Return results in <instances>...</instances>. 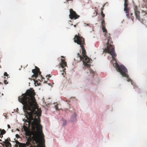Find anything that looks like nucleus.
Here are the masks:
<instances>
[{"instance_id":"nucleus-1","label":"nucleus","mask_w":147,"mask_h":147,"mask_svg":"<svg viewBox=\"0 0 147 147\" xmlns=\"http://www.w3.org/2000/svg\"><path fill=\"white\" fill-rule=\"evenodd\" d=\"M145 6L146 7V10H142L140 15V12L138 9V7L137 6L134 5V8L136 18L140 21L143 24H144L146 22V20L145 19L144 17L147 15V2L146 3Z\"/></svg>"},{"instance_id":"nucleus-2","label":"nucleus","mask_w":147,"mask_h":147,"mask_svg":"<svg viewBox=\"0 0 147 147\" xmlns=\"http://www.w3.org/2000/svg\"><path fill=\"white\" fill-rule=\"evenodd\" d=\"M107 46L106 48L104 49V51L110 54L112 56L113 60L116 61L115 57L117 55L115 51L114 46L113 45V42L111 37H108L107 39Z\"/></svg>"},{"instance_id":"nucleus-3","label":"nucleus","mask_w":147,"mask_h":147,"mask_svg":"<svg viewBox=\"0 0 147 147\" xmlns=\"http://www.w3.org/2000/svg\"><path fill=\"white\" fill-rule=\"evenodd\" d=\"M114 67L117 69V71L119 72L123 76L126 77L128 82H131L132 80L129 77L127 74V70L126 67L123 65H119L117 63H116Z\"/></svg>"},{"instance_id":"nucleus-4","label":"nucleus","mask_w":147,"mask_h":147,"mask_svg":"<svg viewBox=\"0 0 147 147\" xmlns=\"http://www.w3.org/2000/svg\"><path fill=\"white\" fill-rule=\"evenodd\" d=\"M77 57H80L81 61L83 60V64L85 66L87 67L88 68H90L91 65L88 63H90L91 61V59L88 57L87 56L85 57H82V55H80L78 53L77 54ZM89 70L90 73L92 74L93 76L95 74L94 71L90 68Z\"/></svg>"},{"instance_id":"nucleus-5","label":"nucleus","mask_w":147,"mask_h":147,"mask_svg":"<svg viewBox=\"0 0 147 147\" xmlns=\"http://www.w3.org/2000/svg\"><path fill=\"white\" fill-rule=\"evenodd\" d=\"M74 41L75 42L77 43L78 44L80 45L82 49V57H85L87 56L86 55V52L83 45L84 43V40L83 37H74Z\"/></svg>"},{"instance_id":"nucleus-6","label":"nucleus","mask_w":147,"mask_h":147,"mask_svg":"<svg viewBox=\"0 0 147 147\" xmlns=\"http://www.w3.org/2000/svg\"><path fill=\"white\" fill-rule=\"evenodd\" d=\"M70 14L69 16V18L71 20H75L78 19L80 16L78 15L76 12L74 11L72 9H71L69 10Z\"/></svg>"},{"instance_id":"nucleus-7","label":"nucleus","mask_w":147,"mask_h":147,"mask_svg":"<svg viewBox=\"0 0 147 147\" xmlns=\"http://www.w3.org/2000/svg\"><path fill=\"white\" fill-rule=\"evenodd\" d=\"M35 68L32 70V72L34 74L32 76V78H37L38 75L41 76V72L40 71L39 69L36 66H35Z\"/></svg>"},{"instance_id":"nucleus-8","label":"nucleus","mask_w":147,"mask_h":147,"mask_svg":"<svg viewBox=\"0 0 147 147\" xmlns=\"http://www.w3.org/2000/svg\"><path fill=\"white\" fill-rule=\"evenodd\" d=\"M128 4L127 3H124V11H125V13H126V15L127 17L128 18H130V17L129 16V9L127 7V5ZM133 14L132 13H130V18H131V19L132 21H133L134 17L132 16Z\"/></svg>"},{"instance_id":"nucleus-9","label":"nucleus","mask_w":147,"mask_h":147,"mask_svg":"<svg viewBox=\"0 0 147 147\" xmlns=\"http://www.w3.org/2000/svg\"><path fill=\"white\" fill-rule=\"evenodd\" d=\"M11 141L10 138H8L7 139L5 140L4 141H3L2 143L1 142L0 144H1L3 147H11V144L9 142Z\"/></svg>"},{"instance_id":"nucleus-10","label":"nucleus","mask_w":147,"mask_h":147,"mask_svg":"<svg viewBox=\"0 0 147 147\" xmlns=\"http://www.w3.org/2000/svg\"><path fill=\"white\" fill-rule=\"evenodd\" d=\"M105 19L101 20H102L101 25L102 26V29L103 30V31L105 33V36H106V37H110V34L109 33H108L107 31V30L106 29L105 25Z\"/></svg>"},{"instance_id":"nucleus-11","label":"nucleus","mask_w":147,"mask_h":147,"mask_svg":"<svg viewBox=\"0 0 147 147\" xmlns=\"http://www.w3.org/2000/svg\"><path fill=\"white\" fill-rule=\"evenodd\" d=\"M59 66L62 68H64L65 67L67 66V64L65 61V59H61V62L59 64Z\"/></svg>"},{"instance_id":"nucleus-12","label":"nucleus","mask_w":147,"mask_h":147,"mask_svg":"<svg viewBox=\"0 0 147 147\" xmlns=\"http://www.w3.org/2000/svg\"><path fill=\"white\" fill-rule=\"evenodd\" d=\"M32 138H28L27 139V141L26 142V144H24L26 146H30V147H31L32 145L30 143V142H31Z\"/></svg>"},{"instance_id":"nucleus-13","label":"nucleus","mask_w":147,"mask_h":147,"mask_svg":"<svg viewBox=\"0 0 147 147\" xmlns=\"http://www.w3.org/2000/svg\"><path fill=\"white\" fill-rule=\"evenodd\" d=\"M0 131H1V135H3L6 132V131L4 129L2 130L1 129H0Z\"/></svg>"},{"instance_id":"nucleus-14","label":"nucleus","mask_w":147,"mask_h":147,"mask_svg":"<svg viewBox=\"0 0 147 147\" xmlns=\"http://www.w3.org/2000/svg\"><path fill=\"white\" fill-rule=\"evenodd\" d=\"M101 15L102 16V17L101 19V20L105 19V14L103 13V12L102 11V10L101 11Z\"/></svg>"},{"instance_id":"nucleus-15","label":"nucleus","mask_w":147,"mask_h":147,"mask_svg":"<svg viewBox=\"0 0 147 147\" xmlns=\"http://www.w3.org/2000/svg\"><path fill=\"white\" fill-rule=\"evenodd\" d=\"M23 128L25 132L29 130L28 127L26 126H24L23 127Z\"/></svg>"},{"instance_id":"nucleus-16","label":"nucleus","mask_w":147,"mask_h":147,"mask_svg":"<svg viewBox=\"0 0 147 147\" xmlns=\"http://www.w3.org/2000/svg\"><path fill=\"white\" fill-rule=\"evenodd\" d=\"M4 76H5L6 77H7V78H6L5 77V78L7 79L8 78V76H9V75L7 74V73L6 72H5L4 73Z\"/></svg>"},{"instance_id":"nucleus-17","label":"nucleus","mask_w":147,"mask_h":147,"mask_svg":"<svg viewBox=\"0 0 147 147\" xmlns=\"http://www.w3.org/2000/svg\"><path fill=\"white\" fill-rule=\"evenodd\" d=\"M20 145V147H26L24 144L21 143Z\"/></svg>"},{"instance_id":"nucleus-18","label":"nucleus","mask_w":147,"mask_h":147,"mask_svg":"<svg viewBox=\"0 0 147 147\" xmlns=\"http://www.w3.org/2000/svg\"><path fill=\"white\" fill-rule=\"evenodd\" d=\"M55 108L57 110H59L58 107L57 105H56L55 106Z\"/></svg>"},{"instance_id":"nucleus-19","label":"nucleus","mask_w":147,"mask_h":147,"mask_svg":"<svg viewBox=\"0 0 147 147\" xmlns=\"http://www.w3.org/2000/svg\"><path fill=\"white\" fill-rule=\"evenodd\" d=\"M3 115L5 117V119H7V115L6 113H5L3 114Z\"/></svg>"},{"instance_id":"nucleus-20","label":"nucleus","mask_w":147,"mask_h":147,"mask_svg":"<svg viewBox=\"0 0 147 147\" xmlns=\"http://www.w3.org/2000/svg\"><path fill=\"white\" fill-rule=\"evenodd\" d=\"M4 84H7L8 83V82H7L6 80H4Z\"/></svg>"},{"instance_id":"nucleus-21","label":"nucleus","mask_w":147,"mask_h":147,"mask_svg":"<svg viewBox=\"0 0 147 147\" xmlns=\"http://www.w3.org/2000/svg\"><path fill=\"white\" fill-rule=\"evenodd\" d=\"M16 143L17 144H19V145H20V144H21V143H20V142H19L18 140L16 141Z\"/></svg>"},{"instance_id":"nucleus-22","label":"nucleus","mask_w":147,"mask_h":147,"mask_svg":"<svg viewBox=\"0 0 147 147\" xmlns=\"http://www.w3.org/2000/svg\"><path fill=\"white\" fill-rule=\"evenodd\" d=\"M74 37H80V36L79 35V34L78 33V35L77 34H76L74 36Z\"/></svg>"},{"instance_id":"nucleus-23","label":"nucleus","mask_w":147,"mask_h":147,"mask_svg":"<svg viewBox=\"0 0 147 147\" xmlns=\"http://www.w3.org/2000/svg\"><path fill=\"white\" fill-rule=\"evenodd\" d=\"M16 137L17 138H19L20 136L18 134H16Z\"/></svg>"},{"instance_id":"nucleus-24","label":"nucleus","mask_w":147,"mask_h":147,"mask_svg":"<svg viewBox=\"0 0 147 147\" xmlns=\"http://www.w3.org/2000/svg\"><path fill=\"white\" fill-rule=\"evenodd\" d=\"M48 77L49 78H50L51 77V76H50V74L49 75H48L46 77Z\"/></svg>"},{"instance_id":"nucleus-25","label":"nucleus","mask_w":147,"mask_h":147,"mask_svg":"<svg viewBox=\"0 0 147 147\" xmlns=\"http://www.w3.org/2000/svg\"><path fill=\"white\" fill-rule=\"evenodd\" d=\"M7 127H8L9 128H10V125H7Z\"/></svg>"},{"instance_id":"nucleus-26","label":"nucleus","mask_w":147,"mask_h":147,"mask_svg":"<svg viewBox=\"0 0 147 147\" xmlns=\"http://www.w3.org/2000/svg\"><path fill=\"white\" fill-rule=\"evenodd\" d=\"M3 137V135H1V134H0V138H2Z\"/></svg>"},{"instance_id":"nucleus-27","label":"nucleus","mask_w":147,"mask_h":147,"mask_svg":"<svg viewBox=\"0 0 147 147\" xmlns=\"http://www.w3.org/2000/svg\"><path fill=\"white\" fill-rule=\"evenodd\" d=\"M66 1L68 2L69 1H72V0H67Z\"/></svg>"},{"instance_id":"nucleus-28","label":"nucleus","mask_w":147,"mask_h":147,"mask_svg":"<svg viewBox=\"0 0 147 147\" xmlns=\"http://www.w3.org/2000/svg\"><path fill=\"white\" fill-rule=\"evenodd\" d=\"M125 3H127V0H124Z\"/></svg>"},{"instance_id":"nucleus-29","label":"nucleus","mask_w":147,"mask_h":147,"mask_svg":"<svg viewBox=\"0 0 147 147\" xmlns=\"http://www.w3.org/2000/svg\"><path fill=\"white\" fill-rule=\"evenodd\" d=\"M85 26H86H86L89 25H88V24H85Z\"/></svg>"},{"instance_id":"nucleus-30","label":"nucleus","mask_w":147,"mask_h":147,"mask_svg":"<svg viewBox=\"0 0 147 147\" xmlns=\"http://www.w3.org/2000/svg\"><path fill=\"white\" fill-rule=\"evenodd\" d=\"M65 68L63 69V72H65Z\"/></svg>"},{"instance_id":"nucleus-31","label":"nucleus","mask_w":147,"mask_h":147,"mask_svg":"<svg viewBox=\"0 0 147 147\" xmlns=\"http://www.w3.org/2000/svg\"><path fill=\"white\" fill-rule=\"evenodd\" d=\"M61 74H62V75H63H63H64V73H63H63H61Z\"/></svg>"},{"instance_id":"nucleus-32","label":"nucleus","mask_w":147,"mask_h":147,"mask_svg":"<svg viewBox=\"0 0 147 147\" xmlns=\"http://www.w3.org/2000/svg\"><path fill=\"white\" fill-rule=\"evenodd\" d=\"M83 68H84V69H86V67H84Z\"/></svg>"},{"instance_id":"nucleus-33","label":"nucleus","mask_w":147,"mask_h":147,"mask_svg":"<svg viewBox=\"0 0 147 147\" xmlns=\"http://www.w3.org/2000/svg\"><path fill=\"white\" fill-rule=\"evenodd\" d=\"M143 0L144 2H146V0Z\"/></svg>"},{"instance_id":"nucleus-34","label":"nucleus","mask_w":147,"mask_h":147,"mask_svg":"<svg viewBox=\"0 0 147 147\" xmlns=\"http://www.w3.org/2000/svg\"><path fill=\"white\" fill-rule=\"evenodd\" d=\"M61 57H62V58H64V57L63 56H61Z\"/></svg>"},{"instance_id":"nucleus-35","label":"nucleus","mask_w":147,"mask_h":147,"mask_svg":"<svg viewBox=\"0 0 147 147\" xmlns=\"http://www.w3.org/2000/svg\"><path fill=\"white\" fill-rule=\"evenodd\" d=\"M74 26L75 27H76V25H74Z\"/></svg>"},{"instance_id":"nucleus-36","label":"nucleus","mask_w":147,"mask_h":147,"mask_svg":"<svg viewBox=\"0 0 147 147\" xmlns=\"http://www.w3.org/2000/svg\"><path fill=\"white\" fill-rule=\"evenodd\" d=\"M97 12H96V16H97Z\"/></svg>"},{"instance_id":"nucleus-37","label":"nucleus","mask_w":147,"mask_h":147,"mask_svg":"<svg viewBox=\"0 0 147 147\" xmlns=\"http://www.w3.org/2000/svg\"><path fill=\"white\" fill-rule=\"evenodd\" d=\"M0 141H2V140H1V139H0Z\"/></svg>"},{"instance_id":"nucleus-38","label":"nucleus","mask_w":147,"mask_h":147,"mask_svg":"<svg viewBox=\"0 0 147 147\" xmlns=\"http://www.w3.org/2000/svg\"><path fill=\"white\" fill-rule=\"evenodd\" d=\"M17 130H19V129H17Z\"/></svg>"}]
</instances>
